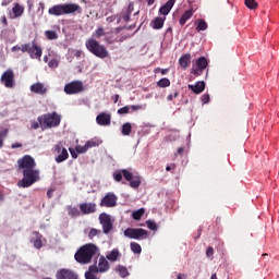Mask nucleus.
<instances>
[{"mask_svg":"<svg viewBox=\"0 0 279 279\" xmlns=\"http://www.w3.org/2000/svg\"><path fill=\"white\" fill-rule=\"evenodd\" d=\"M31 90H32V93H36V84H33V85L31 86Z\"/></svg>","mask_w":279,"mask_h":279,"instance_id":"e2e57ef3","label":"nucleus"},{"mask_svg":"<svg viewBox=\"0 0 279 279\" xmlns=\"http://www.w3.org/2000/svg\"><path fill=\"white\" fill-rule=\"evenodd\" d=\"M43 56V48L36 46V58H40Z\"/></svg>","mask_w":279,"mask_h":279,"instance_id":"5fc2aeb1","label":"nucleus"},{"mask_svg":"<svg viewBox=\"0 0 279 279\" xmlns=\"http://www.w3.org/2000/svg\"><path fill=\"white\" fill-rule=\"evenodd\" d=\"M132 12H134V2H130L128 8L123 9L121 12V17L123 19L124 23H129Z\"/></svg>","mask_w":279,"mask_h":279,"instance_id":"6ab92c4d","label":"nucleus"},{"mask_svg":"<svg viewBox=\"0 0 279 279\" xmlns=\"http://www.w3.org/2000/svg\"><path fill=\"white\" fill-rule=\"evenodd\" d=\"M0 82L5 86V88H14V86H16V82L14 81V71L12 69L5 70L0 77Z\"/></svg>","mask_w":279,"mask_h":279,"instance_id":"1a4fd4ad","label":"nucleus"},{"mask_svg":"<svg viewBox=\"0 0 279 279\" xmlns=\"http://www.w3.org/2000/svg\"><path fill=\"white\" fill-rule=\"evenodd\" d=\"M96 254H99V247L89 243L81 246L75 253L74 258L76 263H80L81 265H88V263L93 260V256H96Z\"/></svg>","mask_w":279,"mask_h":279,"instance_id":"f03ea898","label":"nucleus"},{"mask_svg":"<svg viewBox=\"0 0 279 279\" xmlns=\"http://www.w3.org/2000/svg\"><path fill=\"white\" fill-rule=\"evenodd\" d=\"M118 274L121 276V278L128 277V268L125 266H118L117 268Z\"/></svg>","mask_w":279,"mask_h":279,"instance_id":"ea45409f","label":"nucleus"},{"mask_svg":"<svg viewBox=\"0 0 279 279\" xmlns=\"http://www.w3.org/2000/svg\"><path fill=\"white\" fill-rule=\"evenodd\" d=\"M8 136V129L0 131V143H3V140Z\"/></svg>","mask_w":279,"mask_h":279,"instance_id":"3c124183","label":"nucleus"},{"mask_svg":"<svg viewBox=\"0 0 279 279\" xmlns=\"http://www.w3.org/2000/svg\"><path fill=\"white\" fill-rule=\"evenodd\" d=\"M54 151L59 154V156L56 157V162L60 163L69 159V151L66 150V148L62 147V144H57L54 146Z\"/></svg>","mask_w":279,"mask_h":279,"instance_id":"4468645a","label":"nucleus"},{"mask_svg":"<svg viewBox=\"0 0 279 279\" xmlns=\"http://www.w3.org/2000/svg\"><path fill=\"white\" fill-rule=\"evenodd\" d=\"M126 239H135V241H143L149 236V232L143 228H128L124 230Z\"/></svg>","mask_w":279,"mask_h":279,"instance_id":"423d86ee","label":"nucleus"},{"mask_svg":"<svg viewBox=\"0 0 279 279\" xmlns=\"http://www.w3.org/2000/svg\"><path fill=\"white\" fill-rule=\"evenodd\" d=\"M178 154H179V156H182V154H184V147H179Z\"/></svg>","mask_w":279,"mask_h":279,"instance_id":"680f3d73","label":"nucleus"},{"mask_svg":"<svg viewBox=\"0 0 279 279\" xmlns=\"http://www.w3.org/2000/svg\"><path fill=\"white\" fill-rule=\"evenodd\" d=\"M99 221L102 226V232L104 234H110L112 230H114V225L112 223V218L108 214H100L99 215Z\"/></svg>","mask_w":279,"mask_h":279,"instance_id":"9d476101","label":"nucleus"},{"mask_svg":"<svg viewBox=\"0 0 279 279\" xmlns=\"http://www.w3.org/2000/svg\"><path fill=\"white\" fill-rule=\"evenodd\" d=\"M95 236H101V230L92 228L88 233V239L93 240Z\"/></svg>","mask_w":279,"mask_h":279,"instance_id":"e433bc0d","label":"nucleus"},{"mask_svg":"<svg viewBox=\"0 0 279 279\" xmlns=\"http://www.w3.org/2000/svg\"><path fill=\"white\" fill-rule=\"evenodd\" d=\"M36 161L29 155L17 160V171H22L23 178L17 182L19 189H29L36 183V170H34Z\"/></svg>","mask_w":279,"mask_h":279,"instance_id":"f257e3e1","label":"nucleus"},{"mask_svg":"<svg viewBox=\"0 0 279 279\" xmlns=\"http://www.w3.org/2000/svg\"><path fill=\"white\" fill-rule=\"evenodd\" d=\"M45 36L48 40H58V33L56 31H46Z\"/></svg>","mask_w":279,"mask_h":279,"instance_id":"f704fd0d","label":"nucleus"},{"mask_svg":"<svg viewBox=\"0 0 279 279\" xmlns=\"http://www.w3.org/2000/svg\"><path fill=\"white\" fill-rule=\"evenodd\" d=\"M77 154H86L88 151V148L86 147V144L84 146H76Z\"/></svg>","mask_w":279,"mask_h":279,"instance_id":"49530a36","label":"nucleus"},{"mask_svg":"<svg viewBox=\"0 0 279 279\" xmlns=\"http://www.w3.org/2000/svg\"><path fill=\"white\" fill-rule=\"evenodd\" d=\"M68 215L70 217H80V209L77 207H69Z\"/></svg>","mask_w":279,"mask_h":279,"instance_id":"58836bf2","label":"nucleus"},{"mask_svg":"<svg viewBox=\"0 0 279 279\" xmlns=\"http://www.w3.org/2000/svg\"><path fill=\"white\" fill-rule=\"evenodd\" d=\"M148 5H154V0H146Z\"/></svg>","mask_w":279,"mask_h":279,"instance_id":"69168bd1","label":"nucleus"},{"mask_svg":"<svg viewBox=\"0 0 279 279\" xmlns=\"http://www.w3.org/2000/svg\"><path fill=\"white\" fill-rule=\"evenodd\" d=\"M57 279H78L77 274L70 269H60L56 274Z\"/></svg>","mask_w":279,"mask_h":279,"instance_id":"2eb2a0df","label":"nucleus"},{"mask_svg":"<svg viewBox=\"0 0 279 279\" xmlns=\"http://www.w3.org/2000/svg\"><path fill=\"white\" fill-rule=\"evenodd\" d=\"M48 66H50V69H56V68H58V60H54V59L50 60V61L48 62Z\"/></svg>","mask_w":279,"mask_h":279,"instance_id":"864d4df0","label":"nucleus"},{"mask_svg":"<svg viewBox=\"0 0 279 279\" xmlns=\"http://www.w3.org/2000/svg\"><path fill=\"white\" fill-rule=\"evenodd\" d=\"M2 23L3 25L8 26V19H5V16L2 17Z\"/></svg>","mask_w":279,"mask_h":279,"instance_id":"0e129e2a","label":"nucleus"},{"mask_svg":"<svg viewBox=\"0 0 279 279\" xmlns=\"http://www.w3.org/2000/svg\"><path fill=\"white\" fill-rule=\"evenodd\" d=\"M12 51H22L23 53H29L31 58H36V44H25L22 46H14Z\"/></svg>","mask_w":279,"mask_h":279,"instance_id":"f8f14e48","label":"nucleus"},{"mask_svg":"<svg viewBox=\"0 0 279 279\" xmlns=\"http://www.w3.org/2000/svg\"><path fill=\"white\" fill-rule=\"evenodd\" d=\"M98 269L100 274H104L110 269V264H108V260L105 259V257H100L98 262Z\"/></svg>","mask_w":279,"mask_h":279,"instance_id":"a878e982","label":"nucleus"},{"mask_svg":"<svg viewBox=\"0 0 279 279\" xmlns=\"http://www.w3.org/2000/svg\"><path fill=\"white\" fill-rule=\"evenodd\" d=\"M121 133L123 136H130L132 134V123L125 122L122 125Z\"/></svg>","mask_w":279,"mask_h":279,"instance_id":"cd10ccee","label":"nucleus"},{"mask_svg":"<svg viewBox=\"0 0 279 279\" xmlns=\"http://www.w3.org/2000/svg\"><path fill=\"white\" fill-rule=\"evenodd\" d=\"M143 215H145V208H140L132 213V217L135 221H141Z\"/></svg>","mask_w":279,"mask_h":279,"instance_id":"c756f323","label":"nucleus"},{"mask_svg":"<svg viewBox=\"0 0 279 279\" xmlns=\"http://www.w3.org/2000/svg\"><path fill=\"white\" fill-rule=\"evenodd\" d=\"M166 171H171V166H167Z\"/></svg>","mask_w":279,"mask_h":279,"instance_id":"774afa93","label":"nucleus"},{"mask_svg":"<svg viewBox=\"0 0 279 279\" xmlns=\"http://www.w3.org/2000/svg\"><path fill=\"white\" fill-rule=\"evenodd\" d=\"M112 121V116H110L109 113L106 112H101L96 117V123H98V125H110Z\"/></svg>","mask_w":279,"mask_h":279,"instance_id":"a211bd4d","label":"nucleus"},{"mask_svg":"<svg viewBox=\"0 0 279 279\" xmlns=\"http://www.w3.org/2000/svg\"><path fill=\"white\" fill-rule=\"evenodd\" d=\"M201 100L203 101V104H210V94L205 93L202 97Z\"/></svg>","mask_w":279,"mask_h":279,"instance_id":"09e8293b","label":"nucleus"},{"mask_svg":"<svg viewBox=\"0 0 279 279\" xmlns=\"http://www.w3.org/2000/svg\"><path fill=\"white\" fill-rule=\"evenodd\" d=\"M122 175L126 182H130L131 189H138L143 182L141 175H134V173L128 169H122Z\"/></svg>","mask_w":279,"mask_h":279,"instance_id":"0eeeda50","label":"nucleus"},{"mask_svg":"<svg viewBox=\"0 0 279 279\" xmlns=\"http://www.w3.org/2000/svg\"><path fill=\"white\" fill-rule=\"evenodd\" d=\"M117 199L114 193H107L100 201V206L105 208H114V206H117Z\"/></svg>","mask_w":279,"mask_h":279,"instance_id":"ddd939ff","label":"nucleus"},{"mask_svg":"<svg viewBox=\"0 0 279 279\" xmlns=\"http://www.w3.org/2000/svg\"><path fill=\"white\" fill-rule=\"evenodd\" d=\"M244 3L248 10H256V8H258V2H256V0H244Z\"/></svg>","mask_w":279,"mask_h":279,"instance_id":"c9c22d12","label":"nucleus"},{"mask_svg":"<svg viewBox=\"0 0 279 279\" xmlns=\"http://www.w3.org/2000/svg\"><path fill=\"white\" fill-rule=\"evenodd\" d=\"M130 108L133 111L143 110V106H141V105H132L131 107L125 106V107L118 109V114H130Z\"/></svg>","mask_w":279,"mask_h":279,"instance_id":"4be33fe9","label":"nucleus"},{"mask_svg":"<svg viewBox=\"0 0 279 279\" xmlns=\"http://www.w3.org/2000/svg\"><path fill=\"white\" fill-rule=\"evenodd\" d=\"M87 149H92V147H99V141L89 140L85 143Z\"/></svg>","mask_w":279,"mask_h":279,"instance_id":"a19ab883","label":"nucleus"},{"mask_svg":"<svg viewBox=\"0 0 279 279\" xmlns=\"http://www.w3.org/2000/svg\"><path fill=\"white\" fill-rule=\"evenodd\" d=\"M180 97V92L178 89L173 90V94H169L167 97V101H173V99H178Z\"/></svg>","mask_w":279,"mask_h":279,"instance_id":"c03bdc74","label":"nucleus"},{"mask_svg":"<svg viewBox=\"0 0 279 279\" xmlns=\"http://www.w3.org/2000/svg\"><path fill=\"white\" fill-rule=\"evenodd\" d=\"M41 130H51V128H58L62 122V116L53 111L51 113H45L37 119Z\"/></svg>","mask_w":279,"mask_h":279,"instance_id":"20e7f679","label":"nucleus"},{"mask_svg":"<svg viewBox=\"0 0 279 279\" xmlns=\"http://www.w3.org/2000/svg\"><path fill=\"white\" fill-rule=\"evenodd\" d=\"M146 226L149 230L156 231L158 230V225L154 220H147Z\"/></svg>","mask_w":279,"mask_h":279,"instance_id":"37998d69","label":"nucleus"},{"mask_svg":"<svg viewBox=\"0 0 279 279\" xmlns=\"http://www.w3.org/2000/svg\"><path fill=\"white\" fill-rule=\"evenodd\" d=\"M210 279H218L217 274H213Z\"/></svg>","mask_w":279,"mask_h":279,"instance_id":"338daca9","label":"nucleus"},{"mask_svg":"<svg viewBox=\"0 0 279 279\" xmlns=\"http://www.w3.org/2000/svg\"><path fill=\"white\" fill-rule=\"evenodd\" d=\"M214 254H215V248H213V246H208V248L206 251V256L208 258H213Z\"/></svg>","mask_w":279,"mask_h":279,"instance_id":"8fccbe9b","label":"nucleus"},{"mask_svg":"<svg viewBox=\"0 0 279 279\" xmlns=\"http://www.w3.org/2000/svg\"><path fill=\"white\" fill-rule=\"evenodd\" d=\"M208 29V24L204 20H198V24L196 26V32H206Z\"/></svg>","mask_w":279,"mask_h":279,"instance_id":"72a5a7b5","label":"nucleus"},{"mask_svg":"<svg viewBox=\"0 0 279 279\" xmlns=\"http://www.w3.org/2000/svg\"><path fill=\"white\" fill-rule=\"evenodd\" d=\"M190 19H193V9H189L182 14L181 19L179 20L181 27L186 25V21H190Z\"/></svg>","mask_w":279,"mask_h":279,"instance_id":"b1692460","label":"nucleus"},{"mask_svg":"<svg viewBox=\"0 0 279 279\" xmlns=\"http://www.w3.org/2000/svg\"><path fill=\"white\" fill-rule=\"evenodd\" d=\"M44 245H47V239H45L39 233H36V247H37V250H40V247H44Z\"/></svg>","mask_w":279,"mask_h":279,"instance_id":"c85d7f7f","label":"nucleus"},{"mask_svg":"<svg viewBox=\"0 0 279 279\" xmlns=\"http://www.w3.org/2000/svg\"><path fill=\"white\" fill-rule=\"evenodd\" d=\"M175 5V0H168L167 3H165L160 9H159V14H162L163 16H167Z\"/></svg>","mask_w":279,"mask_h":279,"instance_id":"aec40b11","label":"nucleus"},{"mask_svg":"<svg viewBox=\"0 0 279 279\" xmlns=\"http://www.w3.org/2000/svg\"><path fill=\"white\" fill-rule=\"evenodd\" d=\"M156 73H158V71H160L161 75H167V73H169V69H160V68H157L156 70Z\"/></svg>","mask_w":279,"mask_h":279,"instance_id":"6e6d98bb","label":"nucleus"},{"mask_svg":"<svg viewBox=\"0 0 279 279\" xmlns=\"http://www.w3.org/2000/svg\"><path fill=\"white\" fill-rule=\"evenodd\" d=\"M112 99H113V104H117V101H119V94L113 95Z\"/></svg>","mask_w":279,"mask_h":279,"instance_id":"052dcab7","label":"nucleus"},{"mask_svg":"<svg viewBox=\"0 0 279 279\" xmlns=\"http://www.w3.org/2000/svg\"><path fill=\"white\" fill-rule=\"evenodd\" d=\"M93 36H95V38H101V36H106V32L104 31V27H98L93 34Z\"/></svg>","mask_w":279,"mask_h":279,"instance_id":"79ce46f5","label":"nucleus"},{"mask_svg":"<svg viewBox=\"0 0 279 279\" xmlns=\"http://www.w3.org/2000/svg\"><path fill=\"white\" fill-rule=\"evenodd\" d=\"M80 210L82 215H93L94 213H97V204L95 203L80 204Z\"/></svg>","mask_w":279,"mask_h":279,"instance_id":"dca6fc26","label":"nucleus"},{"mask_svg":"<svg viewBox=\"0 0 279 279\" xmlns=\"http://www.w3.org/2000/svg\"><path fill=\"white\" fill-rule=\"evenodd\" d=\"M64 93L66 95H78V93H84V83L82 81H73L65 84Z\"/></svg>","mask_w":279,"mask_h":279,"instance_id":"6e6552de","label":"nucleus"},{"mask_svg":"<svg viewBox=\"0 0 279 279\" xmlns=\"http://www.w3.org/2000/svg\"><path fill=\"white\" fill-rule=\"evenodd\" d=\"M208 68V59L206 57H201L196 60V68L192 69V73L195 77L203 75L204 71Z\"/></svg>","mask_w":279,"mask_h":279,"instance_id":"9b49d317","label":"nucleus"},{"mask_svg":"<svg viewBox=\"0 0 279 279\" xmlns=\"http://www.w3.org/2000/svg\"><path fill=\"white\" fill-rule=\"evenodd\" d=\"M165 17H155L150 25L153 29H162L165 27Z\"/></svg>","mask_w":279,"mask_h":279,"instance_id":"393cba45","label":"nucleus"},{"mask_svg":"<svg viewBox=\"0 0 279 279\" xmlns=\"http://www.w3.org/2000/svg\"><path fill=\"white\" fill-rule=\"evenodd\" d=\"M85 279H99V277H97V275L93 274V272H85Z\"/></svg>","mask_w":279,"mask_h":279,"instance_id":"603ef678","label":"nucleus"},{"mask_svg":"<svg viewBox=\"0 0 279 279\" xmlns=\"http://www.w3.org/2000/svg\"><path fill=\"white\" fill-rule=\"evenodd\" d=\"M37 95H47V87L43 83H36Z\"/></svg>","mask_w":279,"mask_h":279,"instance_id":"2f4dec72","label":"nucleus"},{"mask_svg":"<svg viewBox=\"0 0 279 279\" xmlns=\"http://www.w3.org/2000/svg\"><path fill=\"white\" fill-rule=\"evenodd\" d=\"M179 64L181 69H189V66H191V53L183 54L179 59Z\"/></svg>","mask_w":279,"mask_h":279,"instance_id":"5701e85b","label":"nucleus"},{"mask_svg":"<svg viewBox=\"0 0 279 279\" xmlns=\"http://www.w3.org/2000/svg\"><path fill=\"white\" fill-rule=\"evenodd\" d=\"M105 40L108 45H114V43H123V37L119 39L118 33H109L106 35Z\"/></svg>","mask_w":279,"mask_h":279,"instance_id":"412c9836","label":"nucleus"},{"mask_svg":"<svg viewBox=\"0 0 279 279\" xmlns=\"http://www.w3.org/2000/svg\"><path fill=\"white\" fill-rule=\"evenodd\" d=\"M23 5L15 3V5L12 9L13 19H19V16H23Z\"/></svg>","mask_w":279,"mask_h":279,"instance_id":"bb28decb","label":"nucleus"},{"mask_svg":"<svg viewBox=\"0 0 279 279\" xmlns=\"http://www.w3.org/2000/svg\"><path fill=\"white\" fill-rule=\"evenodd\" d=\"M11 147L12 149H19V147H23V145L21 143H14Z\"/></svg>","mask_w":279,"mask_h":279,"instance_id":"13d9d810","label":"nucleus"},{"mask_svg":"<svg viewBox=\"0 0 279 279\" xmlns=\"http://www.w3.org/2000/svg\"><path fill=\"white\" fill-rule=\"evenodd\" d=\"M75 12H82V7H80V4H56L48 10V14H50V16H64V14H75Z\"/></svg>","mask_w":279,"mask_h":279,"instance_id":"7ed1b4c3","label":"nucleus"},{"mask_svg":"<svg viewBox=\"0 0 279 279\" xmlns=\"http://www.w3.org/2000/svg\"><path fill=\"white\" fill-rule=\"evenodd\" d=\"M69 151H70L72 158H74V159L77 158V153H75V149L69 148Z\"/></svg>","mask_w":279,"mask_h":279,"instance_id":"4d7b16f0","label":"nucleus"},{"mask_svg":"<svg viewBox=\"0 0 279 279\" xmlns=\"http://www.w3.org/2000/svg\"><path fill=\"white\" fill-rule=\"evenodd\" d=\"M85 47L89 53H93V56H96V58H100V60H104L110 56V52H108L106 46L99 44V41H97L95 38L87 39Z\"/></svg>","mask_w":279,"mask_h":279,"instance_id":"39448f33","label":"nucleus"},{"mask_svg":"<svg viewBox=\"0 0 279 279\" xmlns=\"http://www.w3.org/2000/svg\"><path fill=\"white\" fill-rule=\"evenodd\" d=\"M47 197H48V199H51V197H53V190L47 191Z\"/></svg>","mask_w":279,"mask_h":279,"instance_id":"bf43d9fd","label":"nucleus"},{"mask_svg":"<svg viewBox=\"0 0 279 279\" xmlns=\"http://www.w3.org/2000/svg\"><path fill=\"white\" fill-rule=\"evenodd\" d=\"M159 88H169L171 86V81L167 77H163L157 82Z\"/></svg>","mask_w":279,"mask_h":279,"instance_id":"7c9ffc66","label":"nucleus"},{"mask_svg":"<svg viewBox=\"0 0 279 279\" xmlns=\"http://www.w3.org/2000/svg\"><path fill=\"white\" fill-rule=\"evenodd\" d=\"M187 88L192 93H195V95H202V93H204V90H206V82L198 81L194 85H189Z\"/></svg>","mask_w":279,"mask_h":279,"instance_id":"f3484780","label":"nucleus"},{"mask_svg":"<svg viewBox=\"0 0 279 279\" xmlns=\"http://www.w3.org/2000/svg\"><path fill=\"white\" fill-rule=\"evenodd\" d=\"M87 272H89V274H94V275H97V274H99V272H100V271H99V267H97V266H95V265L89 266V268H88Z\"/></svg>","mask_w":279,"mask_h":279,"instance_id":"de8ad7c7","label":"nucleus"},{"mask_svg":"<svg viewBox=\"0 0 279 279\" xmlns=\"http://www.w3.org/2000/svg\"><path fill=\"white\" fill-rule=\"evenodd\" d=\"M113 179L116 180V182H121V180H123V172H122V170L120 172H114L113 173Z\"/></svg>","mask_w":279,"mask_h":279,"instance_id":"a18cd8bd","label":"nucleus"},{"mask_svg":"<svg viewBox=\"0 0 279 279\" xmlns=\"http://www.w3.org/2000/svg\"><path fill=\"white\" fill-rule=\"evenodd\" d=\"M108 260L114 262L119 258V250H112L110 254L107 255Z\"/></svg>","mask_w":279,"mask_h":279,"instance_id":"4c0bfd02","label":"nucleus"},{"mask_svg":"<svg viewBox=\"0 0 279 279\" xmlns=\"http://www.w3.org/2000/svg\"><path fill=\"white\" fill-rule=\"evenodd\" d=\"M130 247L133 254H141V252H143V247L136 242H131Z\"/></svg>","mask_w":279,"mask_h":279,"instance_id":"473e14b6","label":"nucleus"}]
</instances>
